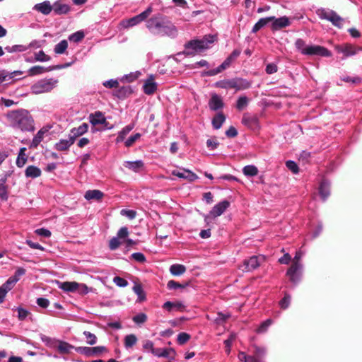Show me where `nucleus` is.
I'll return each mask as SVG.
<instances>
[{"label": "nucleus", "mask_w": 362, "mask_h": 362, "mask_svg": "<svg viewBox=\"0 0 362 362\" xmlns=\"http://www.w3.org/2000/svg\"><path fill=\"white\" fill-rule=\"evenodd\" d=\"M146 27L148 31L157 36L168 37L174 39L178 35L177 28L168 18L162 15L156 14L146 21Z\"/></svg>", "instance_id": "obj_1"}, {"label": "nucleus", "mask_w": 362, "mask_h": 362, "mask_svg": "<svg viewBox=\"0 0 362 362\" xmlns=\"http://www.w3.org/2000/svg\"><path fill=\"white\" fill-rule=\"evenodd\" d=\"M11 125L21 131L31 132L34 130V121L28 111L20 110L13 111L8 115Z\"/></svg>", "instance_id": "obj_2"}, {"label": "nucleus", "mask_w": 362, "mask_h": 362, "mask_svg": "<svg viewBox=\"0 0 362 362\" xmlns=\"http://www.w3.org/2000/svg\"><path fill=\"white\" fill-rule=\"evenodd\" d=\"M215 41V36L206 35L201 40H192L185 45L183 54L186 56H194L209 48Z\"/></svg>", "instance_id": "obj_3"}, {"label": "nucleus", "mask_w": 362, "mask_h": 362, "mask_svg": "<svg viewBox=\"0 0 362 362\" xmlns=\"http://www.w3.org/2000/svg\"><path fill=\"white\" fill-rule=\"evenodd\" d=\"M295 46L304 55H315L325 57L332 56V52L326 47L320 45H306L305 42L300 38L296 40Z\"/></svg>", "instance_id": "obj_4"}, {"label": "nucleus", "mask_w": 362, "mask_h": 362, "mask_svg": "<svg viewBox=\"0 0 362 362\" xmlns=\"http://www.w3.org/2000/svg\"><path fill=\"white\" fill-rule=\"evenodd\" d=\"M303 255L304 253L301 250H298L296 252L292 264L286 272L289 280L294 284H298L300 281L303 269V264L300 262V259Z\"/></svg>", "instance_id": "obj_5"}, {"label": "nucleus", "mask_w": 362, "mask_h": 362, "mask_svg": "<svg viewBox=\"0 0 362 362\" xmlns=\"http://www.w3.org/2000/svg\"><path fill=\"white\" fill-rule=\"evenodd\" d=\"M252 86V82L243 78H234L231 79H223L216 82V88L229 89L234 88L237 91L248 89Z\"/></svg>", "instance_id": "obj_6"}, {"label": "nucleus", "mask_w": 362, "mask_h": 362, "mask_svg": "<svg viewBox=\"0 0 362 362\" xmlns=\"http://www.w3.org/2000/svg\"><path fill=\"white\" fill-rule=\"evenodd\" d=\"M57 79L53 78H42L33 84L30 90L35 95L49 93L57 86Z\"/></svg>", "instance_id": "obj_7"}, {"label": "nucleus", "mask_w": 362, "mask_h": 362, "mask_svg": "<svg viewBox=\"0 0 362 362\" xmlns=\"http://www.w3.org/2000/svg\"><path fill=\"white\" fill-rule=\"evenodd\" d=\"M153 8L149 6L145 11L132 18L124 19L119 22V27L121 29H129L136 26L141 22L146 20L149 15L152 13Z\"/></svg>", "instance_id": "obj_8"}, {"label": "nucleus", "mask_w": 362, "mask_h": 362, "mask_svg": "<svg viewBox=\"0 0 362 362\" xmlns=\"http://www.w3.org/2000/svg\"><path fill=\"white\" fill-rule=\"evenodd\" d=\"M321 19H325L332 23L333 25L341 28L344 19L340 17L335 11L330 9L321 8L317 12Z\"/></svg>", "instance_id": "obj_9"}, {"label": "nucleus", "mask_w": 362, "mask_h": 362, "mask_svg": "<svg viewBox=\"0 0 362 362\" xmlns=\"http://www.w3.org/2000/svg\"><path fill=\"white\" fill-rule=\"evenodd\" d=\"M335 50L344 55V59L356 55L359 51H362L361 47H356L352 44L345 43L335 46Z\"/></svg>", "instance_id": "obj_10"}, {"label": "nucleus", "mask_w": 362, "mask_h": 362, "mask_svg": "<svg viewBox=\"0 0 362 362\" xmlns=\"http://www.w3.org/2000/svg\"><path fill=\"white\" fill-rule=\"evenodd\" d=\"M75 351L87 357H90L100 356L102 353L106 352L107 349L104 346H98L95 347L78 346L75 348Z\"/></svg>", "instance_id": "obj_11"}, {"label": "nucleus", "mask_w": 362, "mask_h": 362, "mask_svg": "<svg viewBox=\"0 0 362 362\" xmlns=\"http://www.w3.org/2000/svg\"><path fill=\"white\" fill-rule=\"evenodd\" d=\"M71 65V63H67L65 64L57 65L54 66L45 67L42 66H34L30 68L28 71V75L30 76H35L40 75L48 71H51L55 69H61L64 68H66Z\"/></svg>", "instance_id": "obj_12"}, {"label": "nucleus", "mask_w": 362, "mask_h": 362, "mask_svg": "<svg viewBox=\"0 0 362 362\" xmlns=\"http://www.w3.org/2000/svg\"><path fill=\"white\" fill-rule=\"evenodd\" d=\"M269 18H273L271 21L272 22L271 26L272 30H279L287 28L291 23L290 18L285 16L280 18H276L274 16H269Z\"/></svg>", "instance_id": "obj_13"}, {"label": "nucleus", "mask_w": 362, "mask_h": 362, "mask_svg": "<svg viewBox=\"0 0 362 362\" xmlns=\"http://www.w3.org/2000/svg\"><path fill=\"white\" fill-rule=\"evenodd\" d=\"M230 206V202L227 200H223L216 204L210 211L209 214L216 218L223 214L225 211Z\"/></svg>", "instance_id": "obj_14"}, {"label": "nucleus", "mask_w": 362, "mask_h": 362, "mask_svg": "<svg viewBox=\"0 0 362 362\" xmlns=\"http://www.w3.org/2000/svg\"><path fill=\"white\" fill-rule=\"evenodd\" d=\"M242 123L250 129H257L259 127V120L256 115L249 113H245L242 118Z\"/></svg>", "instance_id": "obj_15"}, {"label": "nucleus", "mask_w": 362, "mask_h": 362, "mask_svg": "<svg viewBox=\"0 0 362 362\" xmlns=\"http://www.w3.org/2000/svg\"><path fill=\"white\" fill-rule=\"evenodd\" d=\"M209 107L213 111L221 109L223 107L222 98L216 93L212 94L209 101Z\"/></svg>", "instance_id": "obj_16"}, {"label": "nucleus", "mask_w": 362, "mask_h": 362, "mask_svg": "<svg viewBox=\"0 0 362 362\" xmlns=\"http://www.w3.org/2000/svg\"><path fill=\"white\" fill-rule=\"evenodd\" d=\"M74 144L73 139L68 136L67 139H62L54 144V148L59 151H66Z\"/></svg>", "instance_id": "obj_17"}, {"label": "nucleus", "mask_w": 362, "mask_h": 362, "mask_svg": "<svg viewBox=\"0 0 362 362\" xmlns=\"http://www.w3.org/2000/svg\"><path fill=\"white\" fill-rule=\"evenodd\" d=\"M88 130V124L86 123H83L78 127H74L71 129L69 136L73 139L75 142L76 139L82 136L85 133H86Z\"/></svg>", "instance_id": "obj_18"}, {"label": "nucleus", "mask_w": 362, "mask_h": 362, "mask_svg": "<svg viewBox=\"0 0 362 362\" xmlns=\"http://www.w3.org/2000/svg\"><path fill=\"white\" fill-rule=\"evenodd\" d=\"M157 89V83L154 81L153 75H151L144 82L143 86L144 92L147 95L153 94Z\"/></svg>", "instance_id": "obj_19"}, {"label": "nucleus", "mask_w": 362, "mask_h": 362, "mask_svg": "<svg viewBox=\"0 0 362 362\" xmlns=\"http://www.w3.org/2000/svg\"><path fill=\"white\" fill-rule=\"evenodd\" d=\"M33 9L42 13L43 15H49L52 11V5L49 1H45L42 3L35 4Z\"/></svg>", "instance_id": "obj_20"}, {"label": "nucleus", "mask_w": 362, "mask_h": 362, "mask_svg": "<svg viewBox=\"0 0 362 362\" xmlns=\"http://www.w3.org/2000/svg\"><path fill=\"white\" fill-rule=\"evenodd\" d=\"M259 266L258 258L256 256H252L248 259H245L243 263L244 268L242 270L244 272H250L257 269Z\"/></svg>", "instance_id": "obj_21"}, {"label": "nucleus", "mask_w": 362, "mask_h": 362, "mask_svg": "<svg viewBox=\"0 0 362 362\" xmlns=\"http://www.w3.org/2000/svg\"><path fill=\"white\" fill-rule=\"evenodd\" d=\"M89 122L93 126H96L98 124H106V118L104 115L100 112L96 111L93 114L89 115Z\"/></svg>", "instance_id": "obj_22"}, {"label": "nucleus", "mask_w": 362, "mask_h": 362, "mask_svg": "<svg viewBox=\"0 0 362 362\" xmlns=\"http://www.w3.org/2000/svg\"><path fill=\"white\" fill-rule=\"evenodd\" d=\"M153 354L158 357L174 359L175 352L173 349H156V351H153Z\"/></svg>", "instance_id": "obj_23"}, {"label": "nucleus", "mask_w": 362, "mask_h": 362, "mask_svg": "<svg viewBox=\"0 0 362 362\" xmlns=\"http://www.w3.org/2000/svg\"><path fill=\"white\" fill-rule=\"evenodd\" d=\"M76 347H74L73 345L69 344L66 341L59 340L57 342L56 349L59 351L61 354H67L71 352L72 349H75Z\"/></svg>", "instance_id": "obj_24"}, {"label": "nucleus", "mask_w": 362, "mask_h": 362, "mask_svg": "<svg viewBox=\"0 0 362 362\" xmlns=\"http://www.w3.org/2000/svg\"><path fill=\"white\" fill-rule=\"evenodd\" d=\"M59 288L66 292H74L78 288L79 283L76 281L59 282Z\"/></svg>", "instance_id": "obj_25"}, {"label": "nucleus", "mask_w": 362, "mask_h": 362, "mask_svg": "<svg viewBox=\"0 0 362 362\" xmlns=\"http://www.w3.org/2000/svg\"><path fill=\"white\" fill-rule=\"evenodd\" d=\"M41 174V170L35 165H28L25 170V177L32 179L40 177Z\"/></svg>", "instance_id": "obj_26"}, {"label": "nucleus", "mask_w": 362, "mask_h": 362, "mask_svg": "<svg viewBox=\"0 0 362 362\" xmlns=\"http://www.w3.org/2000/svg\"><path fill=\"white\" fill-rule=\"evenodd\" d=\"M52 10L57 15L66 14L70 11V7L66 4L56 1L52 6Z\"/></svg>", "instance_id": "obj_27"}, {"label": "nucleus", "mask_w": 362, "mask_h": 362, "mask_svg": "<svg viewBox=\"0 0 362 362\" xmlns=\"http://www.w3.org/2000/svg\"><path fill=\"white\" fill-rule=\"evenodd\" d=\"M172 174L180 178L187 179L190 181H193L197 178V175L189 170H185L184 172L173 170Z\"/></svg>", "instance_id": "obj_28"}, {"label": "nucleus", "mask_w": 362, "mask_h": 362, "mask_svg": "<svg viewBox=\"0 0 362 362\" xmlns=\"http://www.w3.org/2000/svg\"><path fill=\"white\" fill-rule=\"evenodd\" d=\"M329 182L327 180H323L319 187V193L323 201L329 195Z\"/></svg>", "instance_id": "obj_29"}, {"label": "nucleus", "mask_w": 362, "mask_h": 362, "mask_svg": "<svg viewBox=\"0 0 362 362\" xmlns=\"http://www.w3.org/2000/svg\"><path fill=\"white\" fill-rule=\"evenodd\" d=\"M123 165L125 168L136 173L143 167L144 163L141 160L135 161H124Z\"/></svg>", "instance_id": "obj_30"}, {"label": "nucleus", "mask_w": 362, "mask_h": 362, "mask_svg": "<svg viewBox=\"0 0 362 362\" xmlns=\"http://www.w3.org/2000/svg\"><path fill=\"white\" fill-rule=\"evenodd\" d=\"M103 192L98 189L88 190L84 194V198L86 200H100L103 197Z\"/></svg>", "instance_id": "obj_31"}, {"label": "nucleus", "mask_w": 362, "mask_h": 362, "mask_svg": "<svg viewBox=\"0 0 362 362\" xmlns=\"http://www.w3.org/2000/svg\"><path fill=\"white\" fill-rule=\"evenodd\" d=\"M47 132V130L45 129H40L32 140L31 147L36 148L43 140L44 136Z\"/></svg>", "instance_id": "obj_32"}, {"label": "nucleus", "mask_w": 362, "mask_h": 362, "mask_svg": "<svg viewBox=\"0 0 362 362\" xmlns=\"http://www.w3.org/2000/svg\"><path fill=\"white\" fill-rule=\"evenodd\" d=\"M272 18L267 17V18H260L253 26L252 29V33H256L257 31H259L260 29L264 28L268 23L271 22Z\"/></svg>", "instance_id": "obj_33"}, {"label": "nucleus", "mask_w": 362, "mask_h": 362, "mask_svg": "<svg viewBox=\"0 0 362 362\" xmlns=\"http://www.w3.org/2000/svg\"><path fill=\"white\" fill-rule=\"evenodd\" d=\"M226 120V117L222 112H218L212 119V125L215 129H218Z\"/></svg>", "instance_id": "obj_34"}, {"label": "nucleus", "mask_w": 362, "mask_h": 362, "mask_svg": "<svg viewBox=\"0 0 362 362\" xmlns=\"http://www.w3.org/2000/svg\"><path fill=\"white\" fill-rule=\"evenodd\" d=\"M40 339L50 349H56L59 339L51 338L44 334L40 335Z\"/></svg>", "instance_id": "obj_35"}, {"label": "nucleus", "mask_w": 362, "mask_h": 362, "mask_svg": "<svg viewBox=\"0 0 362 362\" xmlns=\"http://www.w3.org/2000/svg\"><path fill=\"white\" fill-rule=\"evenodd\" d=\"M163 308L170 312L173 309L182 310L185 308V306L181 302L167 301L163 304Z\"/></svg>", "instance_id": "obj_36"}, {"label": "nucleus", "mask_w": 362, "mask_h": 362, "mask_svg": "<svg viewBox=\"0 0 362 362\" xmlns=\"http://www.w3.org/2000/svg\"><path fill=\"white\" fill-rule=\"evenodd\" d=\"M186 271V267L182 264H175L170 266V272L173 276H180Z\"/></svg>", "instance_id": "obj_37"}, {"label": "nucleus", "mask_w": 362, "mask_h": 362, "mask_svg": "<svg viewBox=\"0 0 362 362\" xmlns=\"http://www.w3.org/2000/svg\"><path fill=\"white\" fill-rule=\"evenodd\" d=\"M134 124H129L124 127L117 135L116 143H120L124 141L125 136L133 129Z\"/></svg>", "instance_id": "obj_38"}, {"label": "nucleus", "mask_w": 362, "mask_h": 362, "mask_svg": "<svg viewBox=\"0 0 362 362\" xmlns=\"http://www.w3.org/2000/svg\"><path fill=\"white\" fill-rule=\"evenodd\" d=\"M25 148H21L18 153L17 159H16V165L18 168H23L27 162V158L25 154Z\"/></svg>", "instance_id": "obj_39"}, {"label": "nucleus", "mask_w": 362, "mask_h": 362, "mask_svg": "<svg viewBox=\"0 0 362 362\" xmlns=\"http://www.w3.org/2000/svg\"><path fill=\"white\" fill-rule=\"evenodd\" d=\"M243 173L247 177H253L258 174V169L253 165H248L243 168Z\"/></svg>", "instance_id": "obj_40"}, {"label": "nucleus", "mask_w": 362, "mask_h": 362, "mask_svg": "<svg viewBox=\"0 0 362 362\" xmlns=\"http://www.w3.org/2000/svg\"><path fill=\"white\" fill-rule=\"evenodd\" d=\"M68 47V42L66 40H61L54 48V51L57 54H64Z\"/></svg>", "instance_id": "obj_41"}, {"label": "nucleus", "mask_w": 362, "mask_h": 362, "mask_svg": "<svg viewBox=\"0 0 362 362\" xmlns=\"http://www.w3.org/2000/svg\"><path fill=\"white\" fill-rule=\"evenodd\" d=\"M6 178L3 177L0 179V198L2 200L8 199V192L6 186Z\"/></svg>", "instance_id": "obj_42"}, {"label": "nucleus", "mask_w": 362, "mask_h": 362, "mask_svg": "<svg viewBox=\"0 0 362 362\" xmlns=\"http://www.w3.org/2000/svg\"><path fill=\"white\" fill-rule=\"evenodd\" d=\"M136 342L137 337L133 334H128L124 337V346L127 349L132 347L136 344Z\"/></svg>", "instance_id": "obj_43"}, {"label": "nucleus", "mask_w": 362, "mask_h": 362, "mask_svg": "<svg viewBox=\"0 0 362 362\" xmlns=\"http://www.w3.org/2000/svg\"><path fill=\"white\" fill-rule=\"evenodd\" d=\"M6 52L9 53L13 52H23L28 49L27 46L23 45H16L13 46H7L5 47Z\"/></svg>", "instance_id": "obj_44"}, {"label": "nucleus", "mask_w": 362, "mask_h": 362, "mask_svg": "<svg viewBox=\"0 0 362 362\" xmlns=\"http://www.w3.org/2000/svg\"><path fill=\"white\" fill-rule=\"evenodd\" d=\"M249 103V99L247 96L243 95L238 98L236 103V108L239 110L245 109Z\"/></svg>", "instance_id": "obj_45"}, {"label": "nucleus", "mask_w": 362, "mask_h": 362, "mask_svg": "<svg viewBox=\"0 0 362 362\" xmlns=\"http://www.w3.org/2000/svg\"><path fill=\"white\" fill-rule=\"evenodd\" d=\"M254 351L253 355L252 356H255L259 361H262L261 358L264 357L266 354V349L264 347H260L256 345L253 346Z\"/></svg>", "instance_id": "obj_46"}, {"label": "nucleus", "mask_w": 362, "mask_h": 362, "mask_svg": "<svg viewBox=\"0 0 362 362\" xmlns=\"http://www.w3.org/2000/svg\"><path fill=\"white\" fill-rule=\"evenodd\" d=\"M238 358L240 361L244 362H263L259 361L255 356H247L245 352H240L238 354Z\"/></svg>", "instance_id": "obj_47"}, {"label": "nucleus", "mask_w": 362, "mask_h": 362, "mask_svg": "<svg viewBox=\"0 0 362 362\" xmlns=\"http://www.w3.org/2000/svg\"><path fill=\"white\" fill-rule=\"evenodd\" d=\"M84 33L82 30L77 31L69 36V40L71 42H79L84 38Z\"/></svg>", "instance_id": "obj_48"}, {"label": "nucleus", "mask_w": 362, "mask_h": 362, "mask_svg": "<svg viewBox=\"0 0 362 362\" xmlns=\"http://www.w3.org/2000/svg\"><path fill=\"white\" fill-rule=\"evenodd\" d=\"M83 334L87 340L86 342L88 344L94 345L96 344L97 337L94 334H93L88 331H84Z\"/></svg>", "instance_id": "obj_49"}, {"label": "nucleus", "mask_w": 362, "mask_h": 362, "mask_svg": "<svg viewBox=\"0 0 362 362\" xmlns=\"http://www.w3.org/2000/svg\"><path fill=\"white\" fill-rule=\"evenodd\" d=\"M35 58L36 62H49L51 58L49 56L47 55L43 51H39L38 52L35 53Z\"/></svg>", "instance_id": "obj_50"}, {"label": "nucleus", "mask_w": 362, "mask_h": 362, "mask_svg": "<svg viewBox=\"0 0 362 362\" xmlns=\"http://www.w3.org/2000/svg\"><path fill=\"white\" fill-rule=\"evenodd\" d=\"M291 302V296L288 293H285L284 297L279 301V305L282 309H286L288 308Z\"/></svg>", "instance_id": "obj_51"}, {"label": "nucleus", "mask_w": 362, "mask_h": 362, "mask_svg": "<svg viewBox=\"0 0 362 362\" xmlns=\"http://www.w3.org/2000/svg\"><path fill=\"white\" fill-rule=\"evenodd\" d=\"M132 320L136 324H143L147 320V315L145 313H139L133 317Z\"/></svg>", "instance_id": "obj_52"}, {"label": "nucleus", "mask_w": 362, "mask_h": 362, "mask_svg": "<svg viewBox=\"0 0 362 362\" xmlns=\"http://www.w3.org/2000/svg\"><path fill=\"white\" fill-rule=\"evenodd\" d=\"M25 274V269L22 267H18L15 272L14 275L11 276V278L17 283L20 278Z\"/></svg>", "instance_id": "obj_53"}, {"label": "nucleus", "mask_w": 362, "mask_h": 362, "mask_svg": "<svg viewBox=\"0 0 362 362\" xmlns=\"http://www.w3.org/2000/svg\"><path fill=\"white\" fill-rule=\"evenodd\" d=\"M141 134L136 133L134 135L130 136L124 142L126 147L132 146L134 142L141 137Z\"/></svg>", "instance_id": "obj_54"}, {"label": "nucleus", "mask_w": 362, "mask_h": 362, "mask_svg": "<svg viewBox=\"0 0 362 362\" xmlns=\"http://www.w3.org/2000/svg\"><path fill=\"white\" fill-rule=\"evenodd\" d=\"M190 339V335L186 332H181L177 335V343L180 345L185 344Z\"/></svg>", "instance_id": "obj_55"}, {"label": "nucleus", "mask_w": 362, "mask_h": 362, "mask_svg": "<svg viewBox=\"0 0 362 362\" xmlns=\"http://www.w3.org/2000/svg\"><path fill=\"white\" fill-rule=\"evenodd\" d=\"M272 324V321L270 319H268L263 322L259 327L257 329V333H264L265 332L268 327Z\"/></svg>", "instance_id": "obj_56"}, {"label": "nucleus", "mask_w": 362, "mask_h": 362, "mask_svg": "<svg viewBox=\"0 0 362 362\" xmlns=\"http://www.w3.org/2000/svg\"><path fill=\"white\" fill-rule=\"evenodd\" d=\"M120 245L121 242L117 236H115L110 239L109 242V248L111 250H115L119 247Z\"/></svg>", "instance_id": "obj_57"}, {"label": "nucleus", "mask_w": 362, "mask_h": 362, "mask_svg": "<svg viewBox=\"0 0 362 362\" xmlns=\"http://www.w3.org/2000/svg\"><path fill=\"white\" fill-rule=\"evenodd\" d=\"M16 283L9 277L7 281L1 286L6 293L11 291Z\"/></svg>", "instance_id": "obj_58"}, {"label": "nucleus", "mask_w": 362, "mask_h": 362, "mask_svg": "<svg viewBox=\"0 0 362 362\" xmlns=\"http://www.w3.org/2000/svg\"><path fill=\"white\" fill-rule=\"evenodd\" d=\"M286 165L294 174H297L299 171L298 166L295 161L288 160L286 163Z\"/></svg>", "instance_id": "obj_59"}, {"label": "nucleus", "mask_w": 362, "mask_h": 362, "mask_svg": "<svg viewBox=\"0 0 362 362\" xmlns=\"http://www.w3.org/2000/svg\"><path fill=\"white\" fill-rule=\"evenodd\" d=\"M103 85L107 88H116L119 86V82L117 79H110L104 81Z\"/></svg>", "instance_id": "obj_60"}, {"label": "nucleus", "mask_w": 362, "mask_h": 362, "mask_svg": "<svg viewBox=\"0 0 362 362\" xmlns=\"http://www.w3.org/2000/svg\"><path fill=\"white\" fill-rule=\"evenodd\" d=\"M113 282L119 287H126L128 285V281L120 276H115Z\"/></svg>", "instance_id": "obj_61"}, {"label": "nucleus", "mask_w": 362, "mask_h": 362, "mask_svg": "<svg viewBox=\"0 0 362 362\" xmlns=\"http://www.w3.org/2000/svg\"><path fill=\"white\" fill-rule=\"evenodd\" d=\"M131 257L140 263L145 262L146 260L145 255L141 252H134L132 254Z\"/></svg>", "instance_id": "obj_62"}, {"label": "nucleus", "mask_w": 362, "mask_h": 362, "mask_svg": "<svg viewBox=\"0 0 362 362\" xmlns=\"http://www.w3.org/2000/svg\"><path fill=\"white\" fill-rule=\"evenodd\" d=\"M229 314H224L222 313H218L217 317L215 319V322L216 324H222L224 322L228 317H230Z\"/></svg>", "instance_id": "obj_63"}, {"label": "nucleus", "mask_w": 362, "mask_h": 362, "mask_svg": "<svg viewBox=\"0 0 362 362\" xmlns=\"http://www.w3.org/2000/svg\"><path fill=\"white\" fill-rule=\"evenodd\" d=\"M35 233L40 236L45 238H49L51 236V232L48 229L44 228L36 229Z\"/></svg>", "instance_id": "obj_64"}]
</instances>
